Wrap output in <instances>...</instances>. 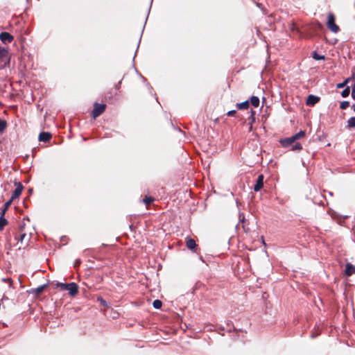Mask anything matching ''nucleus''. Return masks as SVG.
<instances>
[{
  "label": "nucleus",
  "instance_id": "nucleus-1",
  "mask_svg": "<svg viewBox=\"0 0 355 355\" xmlns=\"http://www.w3.org/2000/svg\"><path fill=\"white\" fill-rule=\"evenodd\" d=\"M335 16L333 13L330 12L328 14L327 26L328 28L333 33H337L340 28L338 25L335 23Z\"/></svg>",
  "mask_w": 355,
  "mask_h": 355
},
{
  "label": "nucleus",
  "instance_id": "nucleus-2",
  "mask_svg": "<svg viewBox=\"0 0 355 355\" xmlns=\"http://www.w3.org/2000/svg\"><path fill=\"white\" fill-rule=\"evenodd\" d=\"M106 105L105 104L95 103L94 107L92 111V116L94 119L99 116L105 110Z\"/></svg>",
  "mask_w": 355,
  "mask_h": 355
},
{
  "label": "nucleus",
  "instance_id": "nucleus-3",
  "mask_svg": "<svg viewBox=\"0 0 355 355\" xmlns=\"http://www.w3.org/2000/svg\"><path fill=\"white\" fill-rule=\"evenodd\" d=\"M13 39V36L8 32H2L0 33V40L4 44L12 42Z\"/></svg>",
  "mask_w": 355,
  "mask_h": 355
},
{
  "label": "nucleus",
  "instance_id": "nucleus-4",
  "mask_svg": "<svg viewBox=\"0 0 355 355\" xmlns=\"http://www.w3.org/2000/svg\"><path fill=\"white\" fill-rule=\"evenodd\" d=\"M66 291H69V293L71 296L76 295L78 292V287L76 283H69L68 284L67 288Z\"/></svg>",
  "mask_w": 355,
  "mask_h": 355
},
{
  "label": "nucleus",
  "instance_id": "nucleus-5",
  "mask_svg": "<svg viewBox=\"0 0 355 355\" xmlns=\"http://www.w3.org/2000/svg\"><path fill=\"white\" fill-rule=\"evenodd\" d=\"M263 186V175L262 174L259 175L256 181V184L254 186V191H259Z\"/></svg>",
  "mask_w": 355,
  "mask_h": 355
},
{
  "label": "nucleus",
  "instance_id": "nucleus-6",
  "mask_svg": "<svg viewBox=\"0 0 355 355\" xmlns=\"http://www.w3.org/2000/svg\"><path fill=\"white\" fill-rule=\"evenodd\" d=\"M295 141V140L293 136L280 140V143L283 147H288L291 146Z\"/></svg>",
  "mask_w": 355,
  "mask_h": 355
},
{
  "label": "nucleus",
  "instance_id": "nucleus-7",
  "mask_svg": "<svg viewBox=\"0 0 355 355\" xmlns=\"http://www.w3.org/2000/svg\"><path fill=\"white\" fill-rule=\"evenodd\" d=\"M22 189L23 187L21 184L19 183L12 194L11 200H15V198H18L21 194Z\"/></svg>",
  "mask_w": 355,
  "mask_h": 355
},
{
  "label": "nucleus",
  "instance_id": "nucleus-8",
  "mask_svg": "<svg viewBox=\"0 0 355 355\" xmlns=\"http://www.w3.org/2000/svg\"><path fill=\"white\" fill-rule=\"evenodd\" d=\"M51 138V134L47 132H42L39 135V140L40 141L46 142Z\"/></svg>",
  "mask_w": 355,
  "mask_h": 355
},
{
  "label": "nucleus",
  "instance_id": "nucleus-9",
  "mask_svg": "<svg viewBox=\"0 0 355 355\" xmlns=\"http://www.w3.org/2000/svg\"><path fill=\"white\" fill-rule=\"evenodd\" d=\"M355 274V266L351 263H347L345 266V275L347 276H351Z\"/></svg>",
  "mask_w": 355,
  "mask_h": 355
},
{
  "label": "nucleus",
  "instance_id": "nucleus-10",
  "mask_svg": "<svg viewBox=\"0 0 355 355\" xmlns=\"http://www.w3.org/2000/svg\"><path fill=\"white\" fill-rule=\"evenodd\" d=\"M320 100V98L313 95H309L306 100L307 105H314Z\"/></svg>",
  "mask_w": 355,
  "mask_h": 355
},
{
  "label": "nucleus",
  "instance_id": "nucleus-11",
  "mask_svg": "<svg viewBox=\"0 0 355 355\" xmlns=\"http://www.w3.org/2000/svg\"><path fill=\"white\" fill-rule=\"evenodd\" d=\"M186 245L189 249L193 250L196 247V241L193 239H191L190 237H187L186 238Z\"/></svg>",
  "mask_w": 355,
  "mask_h": 355
},
{
  "label": "nucleus",
  "instance_id": "nucleus-12",
  "mask_svg": "<svg viewBox=\"0 0 355 355\" xmlns=\"http://www.w3.org/2000/svg\"><path fill=\"white\" fill-rule=\"evenodd\" d=\"M6 209L2 211L1 216H0V230H2L4 227L8 224V220L3 218Z\"/></svg>",
  "mask_w": 355,
  "mask_h": 355
},
{
  "label": "nucleus",
  "instance_id": "nucleus-13",
  "mask_svg": "<svg viewBox=\"0 0 355 355\" xmlns=\"http://www.w3.org/2000/svg\"><path fill=\"white\" fill-rule=\"evenodd\" d=\"M346 127L347 129L355 128V116H352L348 119Z\"/></svg>",
  "mask_w": 355,
  "mask_h": 355
},
{
  "label": "nucleus",
  "instance_id": "nucleus-14",
  "mask_svg": "<svg viewBox=\"0 0 355 355\" xmlns=\"http://www.w3.org/2000/svg\"><path fill=\"white\" fill-rule=\"evenodd\" d=\"M8 51L5 48L0 47V62H2L7 58Z\"/></svg>",
  "mask_w": 355,
  "mask_h": 355
},
{
  "label": "nucleus",
  "instance_id": "nucleus-15",
  "mask_svg": "<svg viewBox=\"0 0 355 355\" xmlns=\"http://www.w3.org/2000/svg\"><path fill=\"white\" fill-rule=\"evenodd\" d=\"M248 107H249V101H245L243 103L236 104V107L239 110H245V109L248 108Z\"/></svg>",
  "mask_w": 355,
  "mask_h": 355
},
{
  "label": "nucleus",
  "instance_id": "nucleus-16",
  "mask_svg": "<svg viewBox=\"0 0 355 355\" xmlns=\"http://www.w3.org/2000/svg\"><path fill=\"white\" fill-rule=\"evenodd\" d=\"M250 103L254 107H257L259 105V98L253 96L250 98Z\"/></svg>",
  "mask_w": 355,
  "mask_h": 355
},
{
  "label": "nucleus",
  "instance_id": "nucleus-17",
  "mask_svg": "<svg viewBox=\"0 0 355 355\" xmlns=\"http://www.w3.org/2000/svg\"><path fill=\"white\" fill-rule=\"evenodd\" d=\"M305 132L303 131V130H300L299 132L295 134L294 135H293V137H294V139L296 141L300 138H303L305 137Z\"/></svg>",
  "mask_w": 355,
  "mask_h": 355
},
{
  "label": "nucleus",
  "instance_id": "nucleus-18",
  "mask_svg": "<svg viewBox=\"0 0 355 355\" xmlns=\"http://www.w3.org/2000/svg\"><path fill=\"white\" fill-rule=\"evenodd\" d=\"M313 58L316 60H324L325 59V57L324 55H319L315 51H314L313 53V55H312Z\"/></svg>",
  "mask_w": 355,
  "mask_h": 355
},
{
  "label": "nucleus",
  "instance_id": "nucleus-19",
  "mask_svg": "<svg viewBox=\"0 0 355 355\" xmlns=\"http://www.w3.org/2000/svg\"><path fill=\"white\" fill-rule=\"evenodd\" d=\"M162 302L159 300H155L153 302V306L155 309H158L162 307Z\"/></svg>",
  "mask_w": 355,
  "mask_h": 355
},
{
  "label": "nucleus",
  "instance_id": "nucleus-20",
  "mask_svg": "<svg viewBox=\"0 0 355 355\" xmlns=\"http://www.w3.org/2000/svg\"><path fill=\"white\" fill-rule=\"evenodd\" d=\"M67 286H68V284H65V283L58 282L56 284V286L58 288H60L62 291H66L67 288Z\"/></svg>",
  "mask_w": 355,
  "mask_h": 355
},
{
  "label": "nucleus",
  "instance_id": "nucleus-21",
  "mask_svg": "<svg viewBox=\"0 0 355 355\" xmlns=\"http://www.w3.org/2000/svg\"><path fill=\"white\" fill-rule=\"evenodd\" d=\"M350 93V89L349 87H347L342 92L341 96L343 98L347 97Z\"/></svg>",
  "mask_w": 355,
  "mask_h": 355
},
{
  "label": "nucleus",
  "instance_id": "nucleus-22",
  "mask_svg": "<svg viewBox=\"0 0 355 355\" xmlns=\"http://www.w3.org/2000/svg\"><path fill=\"white\" fill-rule=\"evenodd\" d=\"M6 128V122L0 119V132H3Z\"/></svg>",
  "mask_w": 355,
  "mask_h": 355
},
{
  "label": "nucleus",
  "instance_id": "nucleus-23",
  "mask_svg": "<svg viewBox=\"0 0 355 355\" xmlns=\"http://www.w3.org/2000/svg\"><path fill=\"white\" fill-rule=\"evenodd\" d=\"M302 146L300 143H295L292 146L291 149H292V150H302Z\"/></svg>",
  "mask_w": 355,
  "mask_h": 355
},
{
  "label": "nucleus",
  "instance_id": "nucleus-24",
  "mask_svg": "<svg viewBox=\"0 0 355 355\" xmlns=\"http://www.w3.org/2000/svg\"><path fill=\"white\" fill-rule=\"evenodd\" d=\"M349 105V103L348 101H343L340 103V108L342 110H345Z\"/></svg>",
  "mask_w": 355,
  "mask_h": 355
},
{
  "label": "nucleus",
  "instance_id": "nucleus-25",
  "mask_svg": "<svg viewBox=\"0 0 355 355\" xmlns=\"http://www.w3.org/2000/svg\"><path fill=\"white\" fill-rule=\"evenodd\" d=\"M144 202L146 204V205H149L153 201V198H151V197H146L144 200H143Z\"/></svg>",
  "mask_w": 355,
  "mask_h": 355
},
{
  "label": "nucleus",
  "instance_id": "nucleus-26",
  "mask_svg": "<svg viewBox=\"0 0 355 355\" xmlns=\"http://www.w3.org/2000/svg\"><path fill=\"white\" fill-rule=\"evenodd\" d=\"M44 288H45V285L39 286L38 288H37L35 289V293H37V294L41 293L44 291Z\"/></svg>",
  "mask_w": 355,
  "mask_h": 355
},
{
  "label": "nucleus",
  "instance_id": "nucleus-27",
  "mask_svg": "<svg viewBox=\"0 0 355 355\" xmlns=\"http://www.w3.org/2000/svg\"><path fill=\"white\" fill-rule=\"evenodd\" d=\"M347 81H348V79H346L344 82L338 83L337 85V87L338 88H343V87H344L346 85Z\"/></svg>",
  "mask_w": 355,
  "mask_h": 355
},
{
  "label": "nucleus",
  "instance_id": "nucleus-28",
  "mask_svg": "<svg viewBox=\"0 0 355 355\" xmlns=\"http://www.w3.org/2000/svg\"><path fill=\"white\" fill-rule=\"evenodd\" d=\"M2 281L4 282H8L9 283V286H12V280L10 278H3V279H2Z\"/></svg>",
  "mask_w": 355,
  "mask_h": 355
},
{
  "label": "nucleus",
  "instance_id": "nucleus-29",
  "mask_svg": "<svg viewBox=\"0 0 355 355\" xmlns=\"http://www.w3.org/2000/svg\"><path fill=\"white\" fill-rule=\"evenodd\" d=\"M236 113V111L235 110H230L227 112V115L229 116H234V114Z\"/></svg>",
  "mask_w": 355,
  "mask_h": 355
},
{
  "label": "nucleus",
  "instance_id": "nucleus-30",
  "mask_svg": "<svg viewBox=\"0 0 355 355\" xmlns=\"http://www.w3.org/2000/svg\"><path fill=\"white\" fill-rule=\"evenodd\" d=\"M12 200H11V199H10V200H8V202H6L5 203L6 209L10 206V205L11 204V202H12Z\"/></svg>",
  "mask_w": 355,
  "mask_h": 355
},
{
  "label": "nucleus",
  "instance_id": "nucleus-31",
  "mask_svg": "<svg viewBox=\"0 0 355 355\" xmlns=\"http://www.w3.org/2000/svg\"><path fill=\"white\" fill-rule=\"evenodd\" d=\"M98 300L101 302V304L102 305H103V306H106V302H105L103 299L100 298V299H98Z\"/></svg>",
  "mask_w": 355,
  "mask_h": 355
},
{
  "label": "nucleus",
  "instance_id": "nucleus-32",
  "mask_svg": "<svg viewBox=\"0 0 355 355\" xmlns=\"http://www.w3.org/2000/svg\"><path fill=\"white\" fill-rule=\"evenodd\" d=\"M352 97L355 100V88L352 89Z\"/></svg>",
  "mask_w": 355,
  "mask_h": 355
},
{
  "label": "nucleus",
  "instance_id": "nucleus-33",
  "mask_svg": "<svg viewBox=\"0 0 355 355\" xmlns=\"http://www.w3.org/2000/svg\"><path fill=\"white\" fill-rule=\"evenodd\" d=\"M25 236H26V234H21L20 235V240L23 241V239H24Z\"/></svg>",
  "mask_w": 355,
  "mask_h": 355
},
{
  "label": "nucleus",
  "instance_id": "nucleus-34",
  "mask_svg": "<svg viewBox=\"0 0 355 355\" xmlns=\"http://www.w3.org/2000/svg\"><path fill=\"white\" fill-rule=\"evenodd\" d=\"M79 264H80V261H78L76 263L75 266H78V265H79Z\"/></svg>",
  "mask_w": 355,
  "mask_h": 355
},
{
  "label": "nucleus",
  "instance_id": "nucleus-35",
  "mask_svg": "<svg viewBox=\"0 0 355 355\" xmlns=\"http://www.w3.org/2000/svg\"><path fill=\"white\" fill-rule=\"evenodd\" d=\"M354 111L355 112V104L353 105Z\"/></svg>",
  "mask_w": 355,
  "mask_h": 355
},
{
  "label": "nucleus",
  "instance_id": "nucleus-36",
  "mask_svg": "<svg viewBox=\"0 0 355 355\" xmlns=\"http://www.w3.org/2000/svg\"><path fill=\"white\" fill-rule=\"evenodd\" d=\"M352 88H355V82H354V86L352 87Z\"/></svg>",
  "mask_w": 355,
  "mask_h": 355
}]
</instances>
